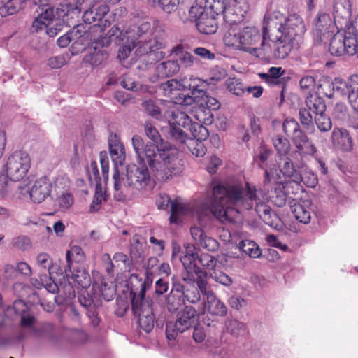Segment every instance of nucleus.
I'll list each match as a JSON object with an SVG mask.
<instances>
[{
	"label": "nucleus",
	"instance_id": "nucleus-1",
	"mask_svg": "<svg viewBox=\"0 0 358 358\" xmlns=\"http://www.w3.org/2000/svg\"><path fill=\"white\" fill-rule=\"evenodd\" d=\"M305 32L304 21L299 14L292 13L285 17L280 12L274 11L268 17L262 34L255 27L242 29L239 50L258 57L262 52L265 55L272 52L275 59H284Z\"/></svg>",
	"mask_w": 358,
	"mask_h": 358
},
{
	"label": "nucleus",
	"instance_id": "nucleus-2",
	"mask_svg": "<svg viewBox=\"0 0 358 358\" xmlns=\"http://www.w3.org/2000/svg\"><path fill=\"white\" fill-rule=\"evenodd\" d=\"M213 201L210 206L213 215L220 222H235L241 214L253 208L258 199L255 185L238 180L217 184L212 189Z\"/></svg>",
	"mask_w": 358,
	"mask_h": 358
},
{
	"label": "nucleus",
	"instance_id": "nucleus-3",
	"mask_svg": "<svg viewBox=\"0 0 358 358\" xmlns=\"http://www.w3.org/2000/svg\"><path fill=\"white\" fill-rule=\"evenodd\" d=\"M145 133L146 136L152 141L155 150H157V166L161 169L158 172L161 181L169 180L175 171L176 161L177 157L174 150L167 141H164L159 134L158 130L150 123L145 124Z\"/></svg>",
	"mask_w": 358,
	"mask_h": 358
},
{
	"label": "nucleus",
	"instance_id": "nucleus-4",
	"mask_svg": "<svg viewBox=\"0 0 358 358\" xmlns=\"http://www.w3.org/2000/svg\"><path fill=\"white\" fill-rule=\"evenodd\" d=\"M183 271L182 280L185 282H194L195 278L203 270L199 264L206 270L214 271L217 268V259L210 254H199L195 246L187 245L186 254L181 258Z\"/></svg>",
	"mask_w": 358,
	"mask_h": 358
},
{
	"label": "nucleus",
	"instance_id": "nucleus-5",
	"mask_svg": "<svg viewBox=\"0 0 358 358\" xmlns=\"http://www.w3.org/2000/svg\"><path fill=\"white\" fill-rule=\"evenodd\" d=\"M334 56H341L345 54L352 56L358 53V14L354 24L348 27L345 34L338 32L330 38L326 50Z\"/></svg>",
	"mask_w": 358,
	"mask_h": 358
},
{
	"label": "nucleus",
	"instance_id": "nucleus-6",
	"mask_svg": "<svg viewBox=\"0 0 358 358\" xmlns=\"http://www.w3.org/2000/svg\"><path fill=\"white\" fill-rule=\"evenodd\" d=\"M130 296L132 310L138 317L139 327L145 332H150L154 327L155 317L152 300L146 299L145 297V283L141 284V289L138 294L131 288Z\"/></svg>",
	"mask_w": 358,
	"mask_h": 358
},
{
	"label": "nucleus",
	"instance_id": "nucleus-7",
	"mask_svg": "<svg viewBox=\"0 0 358 358\" xmlns=\"http://www.w3.org/2000/svg\"><path fill=\"white\" fill-rule=\"evenodd\" d=\"M31 167V159L23 150L14 152L8 159L6 170L8 178L13 181L23 179Z\"/></svg>",
	"mask_w": 358,
	"mask_h": 358
},
{
	"label": "nucleus",
	"instance_id": "nucleus-8",
	"mask_svg": "<svg viewBox=\"0 0 358 358\" xmlns=\"http://www.w3.org/2000/svg\"><path fill=\"white\" fill-rule=\"evenodd\" d=\"M284 132L292 138L293 143L299 152L303 154L313 155L312 141L300 129L297 121L294 119H286L282 124Z\"/></svg>",
	"mask_w": 358,
	"mask_h": 358
},
{
	"label": "nucleus",
	"instance_id": "nucleus-9",
	"mask_svg": "<svg viewBox=\"0 0 358 358\" xmlns=\"http://www.w3.org/2000/svg\"><path fill=\"white\" fill-rule=\"evenodd\" d=\"M133 148L141 162H147L150 168L154 172L156 178L161 181L158 172L159 166H157V154L155 150L154 145L147 144L145 145L143 138L138 135H134L131 139Z\"/></svg>",
	"mask_w": 358,
	"mask_h": 358
},
{
	"label": "nucleus",
	"instance_id": "nucleus-10",
	"mask_svg": "<svg viewBox=\"0 0 358 358\" xmlns=\"http://www.w3.org/2000/svg\"><path fill=\"white\" fill-rule=\"evenodd\" d=\"M146 163L139 161V165L130 164L127 166L126 178L129 187L137 190H142L150 185L151 177Z\"/></svg>",
	"mask_w": 358,
	"mask_h": 358
},
{
	"label": "nucleus",
	"instance_id": "nucleus-11",
	"mask_svg": "<svg viewBox=\"0 0 358 358\" xmlns=\"http://www.w3.org/2000/svg\"><path fill=\"white\" fill-rule=\"evenodd\" d=\"M331 17L324 12H319L315 22V48L327 49L333 34Z\"/></svg>",
	"mask_w": 358,
	"mask_h": 358
},
{
	"label": "nucleus",
	"instance_id": "nucleus-12",
	"mask_svg": "<svg viewBox=\"0 0 358 358\" xmlns=\"http://www.w3.org/2000/svg\"><path fill=\"white\" fill-rule=\"evenodd\" d=\"M164 96L170 99L176 104L189 106L192 104V99L184 92L182 80L171 79L162 84Z\"/></svg>",
	"mask_w": 358,
	"mask_h": 358
},
{
	"label": "nucleus",
	"instance_id": "nucleus-13",
	"mask_svg": "<svg viewBox=\"0 0 358 358\" xmlns=\"http://www.w3.org/2000/svg\"><path fill=\"white\" fill-rule=\"evenodd\" d=\"M109 7L106 4H99L93 6L92 8L86 10L83 15V21L88 24L94 23L90 27L92 31H104V28L107 26V20L104 17L108 13Z\"/></svg>",
	"mask_w": 358,
	"mask_h": 358
},
{
	"label": "nucleus",
	"instance_id": "nucleus-14",
	"mask_svg": "<svg viewBox=\"0 0 358 358\" xmlns=\"http://www.w3.org/2000/svg\"><path fill=\"white\" fill-rule=\"evenodd\" d=\"M52 185L47 177L36 180L29 190L31 200L35 203H41L47 198L51 192Z\"/></svg>",
	"mask_w": 358,
	"mask_h": 358
},
{
	"label": "nucleus",
	"instance_id": "nucleus-15",
	"mask_svg": "<svg viewBox=\"0 0 358 358\" xmlns=\"http://www.w3.org/2000/svg\"><path fill=\"white\" fill-rule=\"evenodd\" d=\"M326 105L323 100H315V124L321 132H327L332 127L330 117L325 114Z\"/></svg>",
	"mask_w": 358,
	"mask_h": 358
},
{
	"label": "nucleus",
	"instance_id": "nucleus-16",
	"mask_svg": "<svg viewBox=\"0 0 358 358\" xmlns=\"http://www.w3.org/2000/svg\"><path fill=\"white\" fill-rule=\"evenodd\" d=\"M198 318L195 308L192 306H186L182 311L178 313L176 321L178 322L179 329L185 331L198 324Z\"/></svg>",
	"mask_w": 358,
	"mask_h": 358
},
{
	"label": "nucleus",
	"instance_id": "nucleus-17",
	"mask_svg": "<svg viewBox=\"0 0 358 358\" xmlns=\"http://www.w3.org/2000/svg\"><path fill=\"white\" fill-rule=\"evenodd\" d=\"M331 141L334 147L343 151H350L352 148V139L345 129L334 127L331 134Z\"/></svg>",
	"mask_w": 358,
	"mask_h": 358
},
{
	"label": "nucleus",
	"instance_id": "nucleus-18",
	"mask_svg": "<svg viewBox=\"0 0 358 358\" xmlns=\"http://www.w3.org/2000/svg\"><path fill=\"white\" fill-rule=\"evenodd\" d=\"M167 309L171 313H175L185 304L182 285H175L166 299Z\"/></svg>",
	"mask_w": 358,
	"mask_h": 358
},
{
	"label": "nucleus",
	"instance_id": "nucleus-19",
	"mask_svg": "<svg viewBox=\"0 0 358 358\" xmlns=\"http://www.w3.org/2000/svg\"><path fill=\"white\" fill-rule=\"evenodd\" d=\"M164 24L157 19H142L137 26V35L141 37L143 34H154L164 31Z\"/></svg>",
	"mask_w": 358,
	"mask_h": 358
},
{
	"label": "nucleus",
	"instance_id": "nucleus-20",
	"mask_svg": "<svg viewBox=\"0 0 358 358\" xmlns=\"http://www.w3.org/2000/svg\"><path fill=\"white\" fill-rule=\"evenodd\" d=\"M165 116L169 118L168 122L170 127H182L189 129L192 123L191 118L184 112L180 110L167 111Z\"/></svg>",
	"mask_w": 358,
	"mask_h": 358
},
{
	"label": "nucleus",
	"instance_id": "nucleus-21",
	"mask_svg": "<svg viewBox=\"0 0 358 358\" xmlns=\"http://www.w3.org/2000/svg\"><path fill=\"white\" fill-rule=\"evenodd\" d=\"M108 146L111 159L115 166L123 164L125 160V150L123 144L117 138V136L108 140Z\"/></svg>",
	"mask_w": 358,
	"mask_h": 358
},
{
	"label": "nucleus",
	"instance_id": "nucleus-22",
	"mask_svg": "<svg viewBox=\"0 0 358 358\" xmlns=\"http://www.w3.org/2000/svg\"><path fill=\"white\" fill-rule=\"evenodd\" d=\"M242 28L239 24L229 25L223 36L225 45L239 50Z\"/></svg>",
	"mask_w": 358,
	"mask_h": 358
},
{
	"label": "nucleus",
	"instance_id": "nucleus-23",
	"mask_svg": "<svg viewBox=\"0 0 358 358\" xmlns=\"http://www.w3.org/2000/svg\"><path fill=\"white\" fill-rule=\"evenodd\" d=\"M201 80L198 78H185L182 79V85L185 92V90H188L190 92H188L189 96L192 99V103L195 100H199V98L201 96L204 95L205 91L199 89V86L201 84Z\"/></svg>",
	"mask_w": 358,
	"mask_h": 358
},
{
	"label": "nucleus",
	"instance_id": "nucleus-24",
	"mask_svg": "<svg viewBox=\"0 0 358 358\" xmlns=\"http://www.w3.org/2000/svg\"><path fill=\"white\" fill-rule=\"evenodd\" d=\"M216 15L208 16L206 13L203 17H201L196 22V26L198 31L204 34H215L218 28L217 22L215 19Z\"/></svg>",
	"mask_w": 358,
	"mask_h": 358
},
{
	"label": "nucleus",
	"instance_id": "nucleus-25",
	"mask_svg": "<svg viewBox=\"0 0 358 358\" xmlns=\"http://www.w3.org/2000/svg\"><path fill=\"white\" fill-rule=\"evenodd\" d=\"M155 69L159 77H171L180 71L179 63L176 59H169L157 64Z\"/></svg>",
	"mask_w": 358,
	"mask_h": 358
},
{
	"label": "nucleus",
	"instance_id": "nucleus-26",
	"mask_svg": "<svg viewBox=\"0 0 358 358\" xmlns=\"http://www.w3.org/2000/svg\"><path fill=\"white\" fill-rule=\"evenodd\" d=\"M173 52L176 53L177 56L176 61L179 63L180 70L181 69L192 68L197 59L189 52L183 50L181 45L175 47L173 49Z\"/></svg>",
	"mask_w": 358,
	"mask_h": 358
},
{
	"label": "nucleus",
	"instance_id": "nucleus-27",
	"mask_svg": "<svg viewBox=\"0 0 358 358\" xmlns=\"http://www.w3.org/2000/svg\"><path fill=\"white\" fill-rule=\"evenodd\" d=\"M316 87V94L318 98L322 100L323 97L331 98L333 95L332 81L331 78L327 76H321L315 83Z\"/></svg>",
	"mask_w": 358,
	"mask_h": 358
},
{
	"label": "nucleus",
	"instance_id": "nucleus-28",
	"mask_svg": "<svg viewBox=\"0 0 358 358\" xmlns=\"http://www.w3.org/2000/svg\"><path fill=\"white\" fill-rule=\"evenodd\" d=\"M245 11L241 9L238 4L227 7L223 14L225 22L229 25L239 24L245 17Z\"/></svg>",
	"mask_w": 358,
	"mask_h": 358
},
{
	"label": "nucleus",
	"instance_id": "nucleus-29",
	"mask_svg": "<svg viewBox=\"0 0 358 358\" xmlns=\"http://www.w3.org/2000/svg\"><path fill=\"white\" fill-rule=\"evenodd\" d=\"M113 180H114V198L117 201H124L128 193V184L126 185L124 178H120V174L117 168L115 169L113 173Z\"/></svg>",
	"mask_w": 358,
	"mask_h": 358
},
{
	"label": "nucleus",
	"instance_id": "nucleus-30",
	"mask_svg": "<svg viewBox=\"0 0 358 358\" xmlns=\"http://www.w3.org/2000/svg\"><path fill=\"white\" fill-rule=\"evenodd\" d=\"M207 304L204 309L207 308L208 311L215 315H224L227 312L226 306L220 301L214 293L210 294L206 296Z\"/></svg>",
	"mask_w": 358,
	"mask_h": 358
},
{
	"label": "nucleus",
	"instance_id": "nucleus-31",
	"mask_svg": "<svg viewBox=\"0 0 358 358\" xmlns=\"http://www.w3.org/2000/svg\"><path fill=\"white\" fill-rule=\"evenodd\" d=\"M138 43H141L139 47L140 52L144 54L152 55L164 47L163 40L157 35L145 41H139Z\"/></svg>",
	"mask_w": 358,
	"mask_h": 358
},
{
	"label": "nucleus",
	"instance_id": "nucleus-32",
	"mask_svg": "<svg viewBox=\"0 0 358 358\" xmlns=\"http://www.w3.org/2000/svg\"><path fill=\"white\" fill-rule=\"evenodd\" d=\"M348 96L353 109L358 112V75L351 76L348 79Z\"/></svg>",
	"mask_w": 358,
	"mask_h": 358
},
{
	"label": "nucleus",
	"instance_id": "nucleus-33",
	"mask_svg": "<svg viewBox=\"0 0 358 358\" xmlns=\"http://www.w3.org/2000/svg\"><path fill=\"white\" fill-rule=\"evenodd\" d=\"M184 129V128L180 127H169V131L170 139L182 149L185 148V145L188 143L189 139H191Z\"/></svg>",
	"mask_w": 358,
	"mask_h": 358
},
{
	"label": "nucleus",
	"instance_id": "nucleus-34",
	"mask_svg": "<svg viewBox=\"0 0 358 358\" xmlns=\"http://www.w3.org/2000/svg\"><path fill=\"white\" fill-rule=\"evenodd\" d=\"M292 213L295 219L301 223L308 224L311 219L310 208L300 203H294L291 206Z\"/></svg>",
	"mask_w": 358,
	"mask_h": 358
},
{
	"label": "nucleus",
	"instance_id": "nucleus-35",
	"mask_svg": "<svg viewBox=\"0 0 358 358\" xmlns=\"http://www.w3.org/2000/svg\"><path fill=\"white\" fill-rule=\"evenodd\" d=\"M259 200L258 197L257 202H255V203H256L255 210L259 218L262 219L265 224L272 226L273 222L271 217L273 213L269 206L264 202H259L258 201Z\"/></svg>",
	"mask_w": 358,
	"mask_h": 358
},
{
	"label": "nucleus",
	"instance_id": "nucleus-36",
	"mask_svg": "<svg viewBox=\"0 0 358 358\" xmlns=\"http://www.w3.org/2000/svg\"><path fill=\"white\" fill-rule=\"evenodd\" d=\"M284 71L281 67H271L267 73H259L258 76L265 83L271 85L278 84V79L282 75Z\"/></svg>",
	"mask_w": 358,
	"mask_h": 358
},
{
	"label": "nucleus",
	"instance_id": "nucleus-37",
	"mask_svg": "<svg viewBox=\"0 0 358 358\" xmlns=\"http://www.w3.org/2000/svg\"><path fill=\"white\" fill-rule=\"evenodd\" d=\"M66 259L67 266L69 271H71L74 262L78 263L84 261L85 253L80 246L75 245L66 252Z\"/></svg>",
	"mask_w": 358,
	"mask_h": 358
},
{
	"label": "nucleus",
	"instance_id": "nucleus-38",
	"mask_svg": "<svg viewBox=\"0 0 358 358\" xmlns=\"http://www.w3.org/2000/svg\"><path fill=\"white\" fill-rule=\"evenodd\" d=\"M194 117L197 121L196 123L201 124L210 125L214 121V116L209 109H206L199 106L194 111Z\"/></svg>",
	"mask_w": 358,
	"mask_h": 358
},
{
	"label": "nucleus",
	"instance_id": "nucleus-39",
	"mask_svg": "<svg viewBox=\"0 0 358 358\" xmlns=\"http://www.w3.org/2000/svg\"><path fill=\"white\" fill-rule=\"evenodd\" d=\"M206 8L213 15L224 14L227 10V0H205Z\"/></svg>",
	"mask_w": 358,
	"mask_h": 358
},
{
	"label": "nucleus",
	"instance_id": "nucleus-40",
	"mask_svg": "<svg viewBox=\"0 0 358 358\" xmlns=\"http://www.w3.org/2000/svg\"><path fill=\"white\" fill-rule=\"evenodd\" d=\"M107 59V52L103 50H97L94 48L93 51L86 55L85 60L93 66L101 65Z\"/></svg>",
	"mask_w": 358,
	"mask_h": 358
},
{
	"label": "nucleus",
	"instance_id": "nucleus-41",
	"mask_svg": "<svg viewBox=\"0 0 358 358\" xmlns=\"http://www.w3.org/2000/svg\"><path fill=\"white\" fill-rule=\"evenodd\" d=\"M227 89L233 94L241 96L245 92V88L241 80L236 78H229L226 81Z\"/></svg>",
	"mask_w": 358,
	"mask_h": 358
},
{
	"label": "nucleus",
	"instance_id": "nucleus-42",
	"mask_svg": "<svg viewBox=\"0 0 358 358\" xmlns=\"http://www.w3.org/2000/svg\"><path fill=\"white\" fill-rule=\"evenodd\" d=\"M193 136L192 139L202 141H205L209 136L208 130L203 124L192 122L189 129Z\"/></svg>",
	"mask_w": 358,
	"mask_h": 358
},
{
	"label": "nucleus",
	"instance_id": "nucleus-43",
	"mask_svg": "<svg viewBox=\"0 0 358 358\" xmlns=\"http://www.w3.org/2000/svg\"><path fill=\"white\" fill-rule=\"evenodd\" d=\"M240 249L250 257L256 258L261 255L259 246L253 241H241L239 243Z\"/></svg>",
	"mask_w": 358,
	"mask_h": 358
},
{
	"label": "nucleus",
	"instance_id": "nucleus-44",
	"mask_svg": "<svg viewBox=\"0 0 358 358\" xmlns=\"http://www.w3.org/2000/svg\"><path fill=\"white\" fill-rule=\"evenodd\" d=\"M282 187L292 202L296 201L294 196L296 195L301 189L300 182L289 180L282 184Z\"/></svg>",
	"mask_w": 358,
	"mask_h": 358
},
{
	"label": "nucleus",
	"instance_id": "nucleus-45",
	"mask_svg": "<svg viewBox=\"0 0 358 358\" xmlns=\"http://www.w3.org/2000/svg\"><path fill=\"white\" fill-rule=\"evenodd\" d=\"M115 24L108 31L109 36L107 38L108 40H111V38L115 37L117 39L123 40L126 37V34H129V31L126 30V24L123 21L115 22Z\"/></svg>",
	"mask_w": 358,
	"mask_h": 358
},
{
	"label": "nucleus",
	"instance_id": "nucleus-46",
	"mask_svg": "<svg viewBox=\"0 0 358 358\" xmlns=\"http://www.w3.org/2000/svg\"><path fill=\"white\" fill-rule=\"evenodd\" d=\"M199 100H195L194 102L199 103L200 106L204 107L206 109L212 110H216L220 108V103L218 100L214 97H212L206 94L205 91L204 95L201 96L199 98Z\"/></svg>",
	"mask_w": 358,
	"mask_h": 358
},
{
	"label": "nucleus",
	"instance_id": "nucleus-47",
	"mask_svg": "<svg viewBox=\"0 0 358 358\" xmlns=\"http://www.w3.org/2000/svg\"><path fill=\"white\" fill-rule=\"evenodd\" d=\"M87 175L91 185H95L96 189L101 188V178L100 177L97 163L91 162L90 166L87 168Z\"/></svg>",
	"mask_w": 358,
	"mask_h": 358
},
{
	"label": "nucleus",
	"instance_id": "nucleus-48",
	"mask_svg": "<svg viewBox=\"0 0 358 358\" xmlns=\"http://www.w3.org/2000/svg\"><path fill=\"white\" fill-rule=\"evenodd\" d=\"M273 144L278 153L281 156L287 155L290 148L289 141L280 135H276L273 138Z\"/></svg>",
	"mask_w": 358,
	"mask_h": 358
},
{
	"label": "nucleus",
	"instance_id": "nucleus-49",
	"mask_svg": "<svg viewBox=\"0 0 358 358\" xmlns=\"http://www.w3.org/2000/svg\"><path fill=\"white\" fill-rule=\"evenodd\" d=\"M185 148H187L193 155L197 157L204 156L206 152V148L203 142L195 139H189Z\"/></svg>",
	"mask_w": 358,
	"mask_h": 358
},
{
	"label": "nucleus",
	"instance_id": "nucleus-50",
	"mask_svg": "<svg viewBox=\"0 0 358 358\" xmlns=\"http://www.w3.org/2000/svg\"><path fill=\"white\" fill-rule=\"evenodd\" d=\"M72 278L82 288L86 289L90 285L91 279L90 275L85 270H76L72 271Z\"/></svg>",
	"mask_w": 358,
	"mask_h": 358
},
{
	"label": "nucleus",
	"instance_id": "nucleus-51",
	"mask_svg": "<svg viewBox=\"0 0 358 358\" xmlns=\"http://www.w3.org/2000/svg\"><path fill=\"white\" fill-rule=\"evenodd\" d=\"M203 4V0H196L194 4L191 6L189 14L192 19H194L196 22L201 17H203L208 11L206 8V4Z\"/></svg>",
	"mask_w": 358,
	"mask_h": 358
},
{
	"label": "nucleus",
	"instance_id": "nucleus-52",
	"mask_svg": "<svg viewBox=\"0 0 358 358\" xmlns=\"http://www.w3.org/2000/svg\"><path fill=\"white\" fill-rule=\"evenodd\" d=\"M299 85L303 93L307 94L306 103L308 106V101L312 102V91L313 89V77L306 76L303 77L300 81Z\"/></svg>",
	"mask_w": 358,
	"mask_h": 358
},
{
	"label": "nucleus",
	"instance_id": "nucleus-53",
	"mask_svg": "<svg viewBox=\"0 0 358 358\" xmlns=\"http://www.w3.org/2000/svg\"><path fill=\"white\" fill-rule=\"evenodd\" d=\"M142 107L145 111L152 117L159 120L162 117L160 108L152 99H148L142 103Z\"/></svg>",
	"mask_w": 358,
	"mask_h": 358
},
{
	"label": "nucleus",
	"instance_id": "nucleus-54",
	"mask_svg": "<svg viewBox=\"0 0 358 358\" xmlns=\"http://www.w3.org/2000/svg\"><path fill=\"white\" fill-rule=\"evenodd\" d=\"M279 168L285 177H292L296 173L292 162L287 157H281L279 162Z\"/></svg>",
	"mask_w": 358,
	"mask_h": 358
},
{
	"label": "nucleus",
	"instance_id": "nucleus-55",
	"mask_svg": "<svg viewBox=\"0 0 358 358\" xmlns=\"http://www.w3.org/2000/svg\"><path fill=\"white\" fill-rule=\"evenodd\" d=\"M115 267L120 271H129L130 262L127 255L123 252H116L113 255Z\"/></svg>",
	"mask_w": 358,
	"mask_h": 358
},
{
	"label": "nucleus",
	"instance_id": "nucleus-56",
	"mask_svg": "<svg viewBox=\"0 0 358 358\" xmlns=\"http://www.w3.org/2000/svg\"><path fill=\"white\" fill-rule=\"evenodd\" d=\"M273 203L278 207L284 206L287 201L292 203V201L285 193L282 187H278L275 189V195L272 196Z\"/></svg>",
	"mask_w": 358,
	"mask_h": 358
},
{
	"label": "nucleus",
	"instance_id": "nucleus-57",
	"mask_svg": "<svg viewBox=\"0 0 358 358\" xmlns=\"http://www.w3.org/2000/svg\"><path fill=\"white\" fill-rule=\"evenodd\" d=\"M185 208L183 204L174 201L171 204V216L169 220L171 223H177L179 217L185 214Z\"/></svg>",
	"mask_w": 358,
	"mask_h": 358
},
{
	"label": "nucleus",
	"instance_id": "nucleus-58",
	"mask_svg": "<svg viewBox=\"0 0 358 358\" xmlns=\"http://www.w3.org/2000/svg\"><path fill=\"white\" fill-rule=\"evenodd\" d=\"M210 275L215 282L224 286H230L233 283L231 277L217 268L210 273Z\"/></svg>",
	"mask_w": 358,
	"mask_h": 358
},
{
	"label": "nucleus",
	"instance_id": "nucleus-59",
	"mask_svg": "<svg viewBox=\"0 0 358 358\" xmlns=\"http://www.w3.org/2000/svg\"><path fill=\"white\" fill-rule=\"evenodd\" d=\"M182 292L184 294V301L186 299L192 303H196L201 299V295L199 289L192 286L190 288L185 289L182 285Z\"/></svg>",
	"mask_w": 358,
	"mask_h": 358
},
{
	"label": "nucleus",
	"instance_id": "nucleus-60",
	"mask_svg": "<svg viewBox=\"0 0 358 358\" xmlns=\"http://www.w3.org/2000/svg\"><path fill=\"white\" fill-rule=\"evenodd\" d=\"M184 332L183 329H179L178 322L176 321H169L166 324V336L169 340H175L178 333Z\"/></svg>",
	"mask_w": 358,
	"mask_h": 358
},
{
	"label": "nucleus",
	"instance_id": "nucleus-61",
	"mask_svg": "<svg viewBox=\"0 0 358 358\" xmlns=\"http://www.w3.org/2000/svg\"><path fill=\"white\" fill-rule=\"evenodd\" d=\"M37 264L45 270V273L50 274V268L52 266V260L48 254L45 252L38 254L37 256Z\"/></svg>",
	"mask_w": 358,
	"mask_h": 358
},
{
	"label": "nucleus",
	"instance_id": "nucleus-62",
	"mask_svg": "<svg viewBox=\"0 0 358 358\" xmlns=\"http://www.w3.org/2000/svg\"><path fill=\"white\" fill-rule=\"evenodd\" d=\"M203 275H205L204 272L197 275L194 282H196L198 287L197 289H199V292H201L203 295L207 296L213 292L208 287L207 281L203 278Z\"/></svg>",
	"mask_w": 358,
	"mask_h": 358
},
{
	"label": "nucleus",
	"instance_id": "nucleus-63",
	"mask_svg": "<svg viewBox=\"0 0 358 358\" xmlns=\"http://www.w3.org/2000/svg\"><path fill=\"white\" fill-rule=\"evenodd\" d=\"M121 85L131 91H138L141 88V85L138 82H136L134 78L127 74H124L121 81Z\"/></svg>",
	"mask_w": 358,
	"mask_h": 358
},
{
	"label": "nucleus",
	"instance_id": "nucleus-64",
	"mask_svg": "<svg viewBox=\"0 0 358 358\" xmlns=\"http://www.w3.org/2000/svg\"><path fill=\"white\" fill-rule=\"evenodd\" d=\"M333 92H336L341 95L348 94V80H344L340 78H335L332 82Z\"/></svg>",
	"mask_w": 358,
	"mask_h": 358
}]
</instances>
